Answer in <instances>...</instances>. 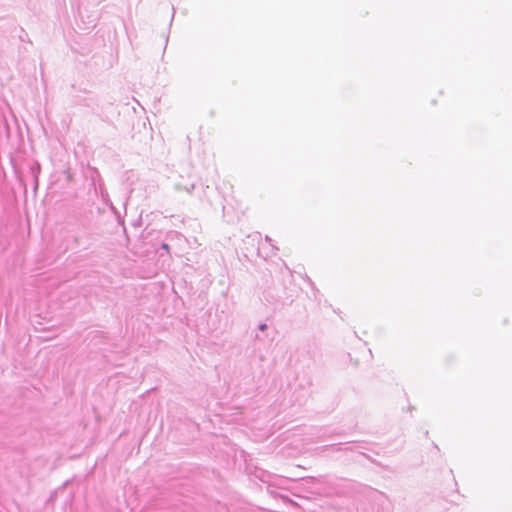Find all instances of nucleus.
Instances as JSON below:
<instances>
[{
	"mask_svg": "<svg viewBox=\"0 0 512 512\" xmlns=\"http://www.w3.org/2000/svg\"><path fill=\"white\" fill-rule=\"evenodd\" d=\"M258 329L260 331H265L267 329V325L265 323H261L259 326H258Z\"/></svg>",
	"mask_w": 512,
	"mask_h": 512,
	"instance_id": "obj_1",
	"label": "nucleus"
},
{
	"mask_svg": "<svg viewBox=\"0 0 512 512\" xmlns=\"http://www.w3.org/2000/svg\"><path fill=\"white\" fill-rule=\"evenodd\" d=\"M265 241L270 242V241H271V238H270L269 236H266V237H265Z\"/></svg>",
	"mask_w": 512,
	"mask_h": 512,
	"instance_id": "obj_4",
	"label": "nucleus"
},
{
	"mask_svg": "<svg viewBox=\"0 0 512 512\" xmlns=\"http://www.w3.org/2000/svg\"><path fill=\"white\" fill-rule=\"evenodd\" d=\"M161 248H162V249H164V250H166V251H169V245H168L167 243H163V244L161 245Z\"/></svg>",
	"mask_w": 512,
	"mask_h": 512,
	"instance_id": "obj_2",
	"label": "nucleus"
},
{
	"mask_svg": "<svg viewBox=\"0 0 512 512\" xmlns=\"http://www.w3.org/2000/svg\"><path fill=\"white\" fill-rule=\"evenodd\" d=\"M194 189V184H191L190 187H186L185 190L190 193Z\"/></svg>",
	"mask_w": 512,
	"mask_h": 512,
	"instance_id": "obj_3",
	"label": "nucleus"
}]
</instances>
